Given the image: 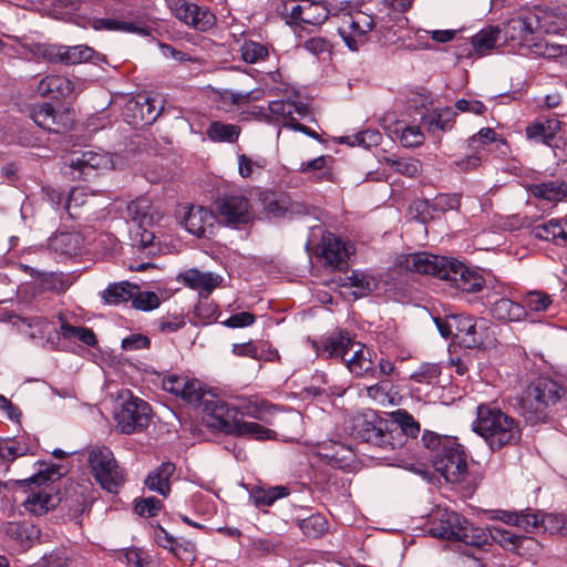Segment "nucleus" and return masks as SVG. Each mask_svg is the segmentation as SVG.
<instances>
[{"label": "nucleus", "mask_w": 567, "mask_h": 567, "mask_svg": "<svg viewBox=\"0 0 567 567\" xmlns=\"http://www.w3.org/2000/svg\"><path fill=\"white\" fill-rule=\"evenodd\" d=\"M419 433V422L401 409L393 412L390 420L382 419L374 412L359 414L351 420V435L354 439L384 452L401 449L409 439H416Z\"/></svg>", "instance_id": "f257e3e1"}, {"label": "nucleus", "mask_w": 567, "mask_h": 567, "mask_svg": "<svg viewBox=\"0 0 567 567\" xmlns=\"http://www.w3.org/2000/svg\"><path fill=\"white\" fill-rule=\"evenodd\" d=\"M473 430L484 439L492 451L519 442L522 430L516 419L507 415L498 408L487 404L477 406Z\"/></svg>", "instance_id": "f03ea898"}, {"label": "nucleus", "mask_w": 567, "mask_h": 567, "mask_svg": "<svg viewBox=\"0 0 567 567\" xmlns=\"http://www.w3.org/2000/svg\"><path fill=\"white\" fill-rule=\"evenodd\" d=\"M565 395V389L550 378L539 377L523 392L520 414L532 425L546 422L556 404Z\"/></svg>", "instance_id": "7ed1b4c3"}, {"label": "nucleus", "mask_w": 567, "mask_h": 567, "mask_svg": "<svg viewBox=\"0 0 567 567\" xmlns=\"http://www.w3.org/2000/svg\"><path fill=\"white\" fill-rule=\"evenodd\" d=\"M430 534L475 548H483L487 544L485 528L475 526L454 511L439 509L430 527Z\"/></svg>", "instance_id": "20e7f679"}, {"label": "nucleus", "mask_w": 567, "mask_h": 567, "mask_svg": "<svg viewBox=\"0 0 567 567\" xmlns=\"http://www.w3.org/2000/svg\"><path fill=\"white\" fill-rule=\"evenodd\" d=\"M59 476L58 467L51 466L44 471L40 470L28 478L18 481L22 486L30 484L37 485V489L31 491L23 501V506L27 512L41 516L50 509L55 508L61 503L62 498L56 488L52 484H48V482L52 483Z\"/></svg>", "instance_id": "39448f33"}, {"label": "nucleus", "mask_w": 567, "mask_h": 567, "mask_svg": "<svg viewBox=\"0 0 567 567\" xmlns=\"http://www.w3.org/2000/svg\"><path fill=\"white\" fill-rule=\"evenodd\" d=\"M435 472L449 483L460 484L465 482L467 476L466 454L461 444L454 440H445V445L440 452L431 455Z\"/></svg>", "instance_id": "423d86ee"}, {"label": "nucleus", "mask_w": 567, "mask_h": 567, "mask_svg": "<svg viewBox=\"0 0 567 567\" xmlns=\"http://www.w3.org/2000/svg\"><path fill=\"white\" fill-rule=\"evenodd\" d=\"M451 326H454L455 330L453 340L468 349L491 343L494 338L492 323L485 318L453 315L451 316Z\"/></svg>", "instance_id": "0eeeda50"}, {"label": "nucleus", "mask_w": 567, "mask_h": 567, "mask_svg": "<svg viewBox=\"0 0 567 567\" xmlns=\"http://www.w3.org/2000/svg\"><path fill=\"white\" fill-rule=\"evenodd\" d=\"M122 403L115 412L116 427L123 434H132L146 429L151 422V405L134 396L131 391L122 395Z\"/></svg>", "instance_id": "6e6552de"}, {"label": "nucleus", "mask_w": 567, "mask_h": 567, "mask_svg": "<svg viewBox=\"0 0 567 567\" xmlns=\"http://www.w3.org/2000/svg\"><path fill=\"white\" fill-rule=\"evenodd\" d=\"M87 460L94 477L101 486L110 493H117L124 483V475L113 452L109 447L96 446L90 451Z\"/></svg>", "instance_id": "1a4fd4ad"}, {"label": "nucleus", "mask_w": 567, "mask_h": 567, "mask_svg": "<svg viewBox=\"0 0 567 567\" xmlns=\"http://www.w3.org/2000/svg\"><path fill=\"white\" fill-rule=\"evenodd\" d=\"M204 420L208 427L233 434L241 416L237 408L229 405L217 394L210 392L202 404Z\"/></svg>", "instance_id": "9d476101"}, {"label": "nucleus", "mask_w": 567, "mask_h": 567, "mask_svg": "<svg viewBox=\"0 0 567 567\" xmlns=\"http://www.w3.org/2000/svg\"><path fill=\"white\" fill-rule=\"evenodd\" d=\"M354 250V245L350 240L324 231L316 249V256L324 267L343 270L349 266L350 256Z\"/></svg>", "instance_id": "9b49d317"}, {"label": "nucleus", "mask_w": 567, "mask_h": 567, "mask_svg": "<svg viewBox=\"0 0 567 567\" xmlns=\"http://www.w3.org/2000/svg\"><path fill=\"white\" fill-rule=\"evenodd\" d=\"M375 20L372 16L354 11L342 14L338 33L351 51H358L367 43L369 33L375 29Z\"/></svg>", "instance_id": "f8f14e48"}, {"label": "nucleus", "mask_w": 567, "mask_h": 567, "mask_svg": "<svg viewBox=\"0 0 567 567\" xmlns=\"http://www.w3.org/2000/svg\"><path fill=\"white\" fill-rule=\"evenodd\" d=\"M452 260L425 251L401 254L395 259V267L416 274L431 275L444 279Z\"/></svg>", "instance_id": "ddd939ff"}, {"label": "nucleus", "mask_w": 567, "mask_h": 567, "mask_svg": "<svg viewBox=\"0 0 567 567\" xmlns=\"http://www.w3.org/2000/svg\"><path fill=\"white\" fill-rule=\"evenodd\" d=\"M282 14L297 32L298 29L303 30V24L320 27L328 19L329 9L321 1L301 0L291 8L285 4Z\"/></svg>", "instance_id": "4468645a"}, {"label": "nucleus", "mask_w": 567, "mask_h": 567, "mask_svg": "<svg viewBox=\"0 0 567 567\" xmlns=\"http://www.w3.org/2000/svg\"><path fill=\"white\" fill-rule=\"evenodd\" d=\"M215 208L227 225H245L252 219V208L244 195H224L215 202Z\"/></svg>", "instance_id": "2eb2a0df"}, {"label": "nucleus", "mask_w": 567, "mask_h": 567, "mask_svg": "<svg viewBox=\"0 0 567 567\" xmlns=\"http://www.w3.org/2000/svg\"><path fill=\"white\" fill-rule=\"evenodd\" d=\"M169 7L175 18L196 30L206 31L216 22L215 14L206 7L186 0H172Z\"/></svg>", "instance_id": "dca6fc26"}, {"label": "nucleus", "mask_w": 567, "mask_h": 567, "mask_svg": "<svg viewBox=\"0 0 567 567\" xmlns=\"http://www.w3.org/2000/svg\"><path fill=\"white\" fill-rule=\"evenodd\" d=\"M536 30L529 20V11L511 19L503 29L504 42L513 51L524 52L534 39Z\"/></svg>", "instance_id": "f3484780"}, {"label": "nucleus", "mask_w": 567, "mask_h": 567, "mask_svg": "<svg viewBox=\"0 0 567 567\" xmlns=\"http://www.w3.org/2000/svg\"><path fill=\"white\" fill-rule=\"evenodd\" d=\"M374 32L383 39L386 44H396L402 42L404 44L406 39H410L409 20L401 12L395 14L385 13L381 16L375 22Z\"/></svg>", "instance_id": "a211bd4d"}, {"label": "nucleus", "mask_w": 567, "mask_h": 567, "mask_svg": "<svg viewBox=\"0 0 567 567\" xmlns=\"http://www.w3.org/2000/svg\"><path fill=\"white\" fill-rule=\"evenodd\" d=\"M317 455L327 465L340 470L350 468L355 460L354 451L350 445L334 440L320 442L317 446Z\"/></svg>", "instance_id": "6ab92c4d"}, {"label": "nucleus", "mask_w": 567, "mask_h": 567, "mask_svg": "<svg viewBox=\"0 0 567 567\" xmlns=\"http://www.w3.org/2000/svg\"><path fill=\"white\" fill-rule=\"evenodd\" d=\"M216 216L203 206H188L183 216L182 224L192 235L202 238L214 234Z\"/></svg>", "instance_id": "aec40b11"}, {"label": "nucleus", "mask_w": 567, "mask_h": 567, "mask_svg": "<svg viewBox=\"0 0 567 567\" xmlns=\"http://www.w3.org/2000/svg\"><path fill=\"white\" fill-rule=\"evenodd\" d=\"M446 272L443 280L450 281L452 287L462 292L475 293L484 287L485 280L480 274L470 270L455 259L452 260Z\"/></svg>", "instance_id": "412c9836"}, {"label": "nucleus", "mask_w": 567, "mask_h": 567, "mask_svg": "<svg viewBox=\"0 0 567 567\" xmlns=\"http://www.w3.org/2000/svg\"><path fill=\"white\" fill-rule=\"evenodd\" d=\"M350 354L343 357L349 371L358 377H377V367L373 357L377 354L367 346L352 342Z\"/></svg>", "instance_id": "4be33fe9"}, {"label": "nucleus", "mask_w": 567, "mask_h": 567, "mask_svg": "<svg viewBox=\"0 0 567 567\" xmlns=\"http://www.w3.org/2000/svg\"><path fill=\"white\" fill-rule=\"evenodd\" d=\"M561 130V122L557 117L538 116L525 128L526 138L551 148L557 147L555 140Z\"/></svg>", "instance_id": "5701e85b"}, {"label": "nucleus", "mask_w": 567, "mask_h": 567, "mask_svg": "<svg viewBox=\"0 0 567 567\" xmlns=\"http://www.w3.org/2000/svg\"><path fill=\"white\" fill-rule=\"evenodd\" d=\"M529 20H532L536 33L559 34L567 29L565 13L558 8L536 7L529 11Z\"/></svg>", "instance_id": "b1692460"}, {"label": "nucleus", "mask_w": 567, "mask_h": 567, "mask_svg": "<svg viewBox=\"0 0 567 567\" xmlns=\"http://www.w3.org/2000/svg\"><path fill=\"white\" fill-rule=\"evenodd\" d=\"M96 54L93 48L85 44L73 47L51 45L44 52V55L50 61L61 62L66 65L90 62Z\"/></svg>", "instance_id": "393cba45"}, {"label": "nucleus", "mask_w": 567, "mask_h": 567, "mask_svg": "<svg viewBox=\"0 0 567 567\" xmlns=\"http://www.w3.org/2000/svg\"><path fill=\"white\" fill-rule=\"evenodd\" d=\"M501 30L496 27H487L482 29L475 35L471 38L468 43H465V48L457 52V58H472L473 54L477 56H483L493 50L499 38Z\"/></svg>", "instance_id": "a878e982"}, {"label": "nucleus", "mask_w": 567, "mask_h": 567, "mask_svg": "<svg viewBox=\"0 0 567 567\" xmlns=\"http://www.w3.org/2000/svg\"><path fill=\"white\" fill-rule=\"evenodd\" d=\"M127 116H132V123L152 124L159 115L157 110V100L147 95H138L136 99L130 100L125 105Z\"/></svg>", "instance_id": "bb28decb"}, {"label": "nucleus", "mask_w": 567, "mask_h": 567, "mask_svg": "<svg viewBox=\"0 0 567 567\" xmlns=\"http://www.w3.org/2000/svg\"><path fill=\"white\" fill-rule=\"evenodd\" d=\"M127 216L140 227L152 226L161 218V213L147 195L140 196L130 202L126 207Z\"/></svg>", "instance_id": "cd10ccee"}, {"label": "nucleus", "mask_w": 567, "mask_h": 567, "mask_svg": "<svg viewBox=\"0 0 567 567\" xmlns=\"http://www.w3.org/2000/svg\"><path fill=\"white\" fill-rule=\"evenodd\" d=\"M485 530L487 535L486 545H489V540L492 539L503 548L517 553L519 551V548L524 547V545H526L527 548H530L532 546H538V543L533 537L520 536L501 527L493 526Z\"/></svg>", "instance_id": "c85d7f7f"}, {"label": "nucleus", "mask_w": 567, "mask_h": 567, "mask_svg": "<svg viewBox=\"0 0 567 567\" xmlns=\"http://www.w3.org/2000/svg\"><path fill=\"white\" fill-rule=\"evenodd\" d=\"M352 340L342 332L332 333L316 342L317 353L323 358H339L343 362V357L350 354Z\"/></svg>", "instance_id": "c756f323"}, {"label": "nucleus", "mask_w": 567, "mask_h": 567, "mask_svg": "<svg viewBox=\"0 0 567 567\" xmlns=\"http://www.w3.org/2000/svg\"><path fill=\"white\" fill-rule=\"evenodd\" d=\"M154 540L159 547L167 549L182 560H190L194 557L195 545L192 542H178L162 526L154 529Z\"/></svg>", "instance_id": "7c9ffc66"}, {"label": "nucleus", "mask_w": 567, "mask_h": 567, "mask_svg": "<svg viewBox=\"0 0 567 567\" xmlns=\"http://www.w3.org/2000/svg\"><path fill=\"white\" fill-rule=\"evenodd\" d=\"M110 159L107 155L93 151H85L81 154L73 153L70 159V167L80 173L79 177L89 176L93 171L106 167Z\"/></svg>", "instance_id": "2f4dec72"}, {"label": "nucleus", "mask_w": 567, "mask_h": 567, "mask_svg": "<svg viewBox=\"0 0 567 567\" xmlns=\"http://www.w3.org/2000/svg\"><path fill=\"white\" fill-rule=\"evenodd\" d=\"M182 282L192 289L205 293L206 297L219 286L220 277L212 272H202L198 269H187L179 276Z\"/></svg>", "instance_id": "473e14b6"}, {"label": "nucleus", "mask_w": 567, "mask_h": 567, "mask_svg": "<svg viewBox=\"0 0 567 567\" xmlns=\"http://www.w3.org/2000/svg\"><path fill=\"white\" fill-rule=\"evenodd\" d=\"M92 28L97 31H120L136 33L142 37L151 35L152 29L141 22L122 21L113 18H97L92 21Z\"/></svg>", "instance_id": "72a5a7b5"}, {"label": "nucleus", "mask_w": 567, "mask_h": 567, "mask_svg": "<svg viewBox=\"0 0 567 567\" xmlns=\"http://www.w3.org/2000/svg\"><path fill=\"white\" fill-rule=\"evenodd\" d=\"M176 467L172 462H163L154 471L150 472L145 485L148 489L167 496L171 492V477L175 473Z\"/></svg>", "instance_id": "f704fd0d"}, {"label": "nucleus", "mask_w": 567, "mask_h": 567, "mask_svg": "<svg viewBox=\"0 0 567 567\" xmlns=\"http://www.w3.org/2000/svg\"><path fill=\"white\" fill-rule=\"evenodd\" d=\"M73 90L72 81L63 75H48L39 82L37 87L39 94L51 99L66 97Z\"/></svg>", "instance_id": "c9c22d12"}, {"label": "nucleus", "mask_w": 567, "mask_h": 567, "mask_svg": "<svg viewBox=\"0 0 567 567\" xmlns=\"http://www.w3.org/2000/svg\"><path fill=\"white\" fill-rule=\"evenodd\" d=\"M532 194L548 202H561L567 199V181L551 179L535 184L530 187Z\"/></svg>", "instance_id": "e433bc0d"}, {"label": "nucleus", "mask_w": 567, "mask_h": 567, "mask_svg": "<svg viewBox=\"0 0 567 567\" xmlns=\"http://www.w3.org/2000/svg\"><path fill=\"white\" fill-rule=\"evenodd\" d=\"M3 532L22 549L31 547L33 540L39 537V529L34 525L19 522L7 523L3 527Z\"/></svg>", "instance_id": "4c0bfd02"}, {"label": "nucleus", "mask_w": 567, "mask_h": 567, "mask_svg": "<svg viewBox=\"0 0 567 567\" xmlns=\"http://www.w3.org/2000/svg\"><path fill=\"white\" fill-rule=\"evenodd\" d=\"M492 316L503 322L519 321L526 316L525 307L508 298H501L494 301Z\"/></svg>", "instance_id": "58836bf2"}, {"label": "nucleus", "mask_w": 567, "mask_h": 567, "mask_svg": "<svg viewBox=\"0 0 567 567\" xmlns=\"http://www.w3.org/2000/svg\"><path fill=\"white\" fill-rule=\"evenodd\" d=\"M567 52L565 45L550 43L544 38H539L534 33V39L529 41L526 50L522 54H533L545 59H555Z\"/></svg>", "instance_id": "ea45409f"}, {"label": "nucleus", "mask_w": 567, "mask_h": 567, "mask_svg": "<svg viewBox=\"0 0 567 567\" xmlns=\"http://www.w3.org/2000/svg\"><path fill=\"white\" fill-rule=\"evenodd\" d=\"M455 115L451 107L434 110L422 117V123L430 132L449 131L454 125Z\"/></svg>", "instance_id": "a19ab883"}, {"label": "nucleus", "mask_w": 567, "mask_h": 567, "mask_svg": "<svg viewBox=\"0 0 567 567\" xmlns=\"http://www.w3.org/2000/svg\"><path fill=\"white\" fill-rule=\"evenodd\" d=\"M296 524L308 538H319L323 536L329 528L327 518L319 513H313L305 518H297Z\"/></svg>", "instance_id": "79ce46f5"}, {"label": "nucleus", "mask_w": 567, "mask_h": 567, "mask_svg": "<svg viewBox=\"0 0 567 567\" xmlns=\"http://www.w3.org/2000/svg\"><path fill=\"white\" fill-rule=\"evenodd\" d=\"M208 138L216 143H235L240 135V127L235 124L213 121L207 127Z\"/></svg>", "instance_id": "37998d69"}, {"label": "nucleus", "mask_w": 567, "mask_h": 567, "mask_svg": "<svg viewBox=\"0 0 567 567\" xmlns=\"http://www.w3.org/2000/svg\"><path fill=\"white\" fill-rule=\"evenodd\" d=\"M137 289V286L127 281L111 284L103 291V299L109 305H120L132 300L134 290Z\"/></svg>", "instance_id": "c03bdc74"}, {"label": "nucleus", "mask_w": 567, "mask_h": 567, "mask_svg": "<svg viewBox=\"0 0 567 567\" xmlns=\"http://www.w3.org/2000/svg\"><path fill=\"white\" fill-rule=\"evenodd\" d=\"M31 275L40 279L43 289L56 293L64 292L72 284L70 277L62 272H41L39 270H33Z\"/></svg>", "instance_id": "a18cd8bd"}, {"label": "nucleus", "mask_w": 567, "mask_h": 567, "mask_svg": "<svg viewBox=\"0 0 567 567\" xmlns=\"http://www.w3.org/2000/svg\"><path fill=\"white\" fill-rule=\"evenodd\" d=\"M28 452V445L25 442L18 439H2L0 440V461L3 463L6 468H9V464L16 458L25 455Z\"/></svg>", "instance_id": "49530a36"}, {"label": "nucleus", "mask_w": 567, "mask_h": 567, "mask_svg": "<svg viewBox=\"0 0 567 567\" xmlns=\"http://www.w3.org/2000/svg\"><path fill=\"white\" fill-rule=\"evenodd\" d=\"M59 318L61 320L60 331L64 339H76L89 347L96 344L97 340L92 329L74 327L64 320L62 316Z\"/></svg>", "instance_id": "de8ad7c7"}, {"label": "nucleus", "mask_w": 567, "mask_h": 567, "mask_svg": "<svg viewBox=\"0 0 567 567\" xmlns=\"http://www.w3.org/2000/svg\"><path fill=\"white\" fill-rule=\"evenodd\" d=\"M392 138L399 140L404 147H416L423 144L424 134L419 126H403L398 124L391 132Z\"/></svg>", "instance_id": "09e8293b"}, {"label": "nucleus", "mask_w": 567, "mask_h": 567, "mask_svg": "<svg viewBox=\"0 0 567 567\" xmlns=\"http://www.w3.org/2000/svg\"><path fill=\"white\" fill-rule=\"evenodd\" d=\"M233 435L248 436L256 440H270L275 436V432L257 422L244 421L240 417Z\"/></svg>", "instance_id": "8fccbe9b"}, {"label": "nucleus", "mask_w": 567, "mask_h": 567, "mask_svg": "<svg viewBox=\"0 0 567 567\" xmlns=\"http://www.w3.org/2000/svg\"><path fill=\"white\" fill-rule=\"evenodd\" d=\"M210 392L199 380L188 378V384H186L185 390L181 391L178 398L188 404L202 406Z\"/></svg>", "instance_id": "3c124183"}, {"label": "nucleus", "mask_w": 567, "mask_h": 567, "mask_svg": "<svg viewBox=\"0 0 567 567\" xmlns=\"http://www.w3.org/2000/svg\"><path fill=\"white\" fill-rule=\"evenodd\" d=\"M268 55L269 47L257 41L245 40L240 47V56L246 63L249 64H256L258 62L265 61Z\"/></svg>", "instance_id": "603ef678"}, {"label": "nucleus", "mask_w": 567, "mask_h": 567, "mask_svg": "<svg viewBox=\"0 0 567 567\" xmlns=\"http://www.w3.org/2000/svg\"><path fill=\"white\" fill-rule=\"evenodd\" d=\"M385 163L394 172L410 178L417 177L422 172V164L415 158L386 157Z\"/></svg>", "instance_id": "864d4df0"}, {"label": "nucleus", "mask_w": 567, "mask_h": 567, "mask_svg": "<svg viewBox=\"0 0 567 567\" xmlns=\"http://www.w3.org/2000/svg\"><path fill=\"white\" fill-rule=\"evenodd\" d=\"M382 135L377 130H365L353 134L351 136H343L340 138L341 144L350 146H363L365 148L377 146L381 143Z\"/></svg>", "instance_id": "5fc2aeb1"}, {"label": "nucleus", "mask_w": 567, "mask_h": 567, "mask_svg": "<svg viewBox=\"0 0 567 567\" xmlns=\"http://www.w3.org/2000/svg\"><path fill=\"white\" fill-rule=\"evenodd\" d=\"M533 235L540 240L553 241L559 246L560 240V220L553 218L533 227Z\"/></svg>", "instance_id": "6e6d98bb"}, {"label": "nucleus", "mask_w": 567, "mask_h": 567, "mask_svg": "<svg viewBox=\"0 0 567 567\" xmlns=\"http://www.w3.org/2000/svg\"><path fill=\"white\" fill-rule=\"evenodd\" d=\"M331 156H319L313 159L302 162L299 167V172L303 174H313L318 181L329 179L331 172L327 168L328 161H331Z\"/></svg>", "instance_id": "4d7b16f0"}, {"label": "nucleus", "mask_w": 567, "mask_h": 567, "mask_svg": "<svg viewBox=\"0 0 567 567\" xmlns=\"http://www.w3.org/2000/svg\"><path fill=\"white\" fill-rule=\"evenodd\" d=\"M442 373L441 365L439 363H422L412 374L411 380L416 383H424L434 385L439 382V378Z\"/></svg>", "instance_id": "13d9d810"}, {"label": "nucleus", "mask_w": 567, "mask_h": 567, "mask_svg": "<svg viewBox=\"0 0 567 567\" xmlns=\"http://www.w3.org/2000/svg\"><path fill=\"white\" fill-rule=\"evenodd\" d=\"M288 494L287 487L275 486L268 489H255L251 497L256 506H271L277 499L285 497Z\"/></svg>", "instance_id": "bf43d9fd"}, {"label": "nucleus", "mask_w": 567, "mask_h": 567, "mask_svg": "<svg viewBox=\"0 0 567 567\" xmlns=\"http://www.w3.org/2000/svg\"><path fill=\"white\" fill-rule=\"evenodd\" d=\"M268 110L272 115L277 116L278 120L280 118L284 122L282 125L285 127L291 128L292 123L297 122V120L291 114V110H296V109L293 106L292 101H290V100L271 101V102H269Z\"/></svg>", "instance_id": "052dcab7"}, {"label": "nucleus", "mask_w": 567, "mask_h": 567, "mask_svg": "<svg viewBox=\"0 0 567 567\" xmlns=\"http://www.w3.org/2000/svg\"><path fill=\"white\" fill-rule=\"evenodd\" d=\"M73 118L69 111H55L51 112L45 131L61 134L72 126Z\"/></svg>", "instance_id": "680f3d73"}, {"label": "nucleus", "mask_w": 567, "mask_h": 567, "mask_svg": "<svg viewBox=\"0 0 567 567\" xmlns=\"http://www.w3.org/2000/svg\"><path fill=\"white\" fill-rule=\"evenodd\" d=\"M553 303L551 297L538 290H533L526 293L525 296V310L528 309L534 312H544L546 311Z\"/></svg>", "instance_id": "e2e57ef3"}, {"label": "nucleus", "mask_w": 567, "mask_h": 567, "mask_svg": "<svg viewBox=\"0 0 567 567\" xmlns=\"http://www.w3.org/2000/svg\"><path fill=\"white\" fill-rule=\"evenodd\" d=\"M161 305L159 297L153 291H137L134 290L132 298V306L142 311H151L158 308Z\"/></svg>", "instance_id": "0e129e2a"}, {"label": "nucleus", "mask_w": 567, "mask_h": 567, "mask_svg": "<svg viewBox=\"0 0 567 567\" xmlns=\"http://www.w3.org/2000/svg\"><path fill=\"white\" fill-rule=\"evenodd\" d=\"M349 285L357 290L353 291L355 298L364 297L369 295L374 288V280L372 277L353 271L351 276L348 277Z\"/></svg>", "instance_id": "69168bd1"}, {"label": "nucleus", "mask_w": 567, "mask_h": 567, "mask_svg": "<svg viewBox=\"0 0 567 567\" xmlns=\"http://www.w3.org/2000/svg\"><path fill=\"white\" fill-rule=\"evenodd\" d=\"M461 206V195L460 194H440L437 195L431 207L435 212L445 213L449 210L458 209Z\"/></svg>", "instance_id": "338daca9"}, {"label": "nucleus", "mask_w": 567, "mask_h": 567, "mask_svg": "<svg viewBox=\"0 0 567 567\" xmlns=\"http://www.w3.org/2000/svg\"><path fill=\"white\" fill-rule=\"evenodd\" d=\"M157 330L162 333H173L186 326V320L183 315H166L161 317L156 323Z\"/></svg>", "instance_id": "774afa93"}]
</instances>
